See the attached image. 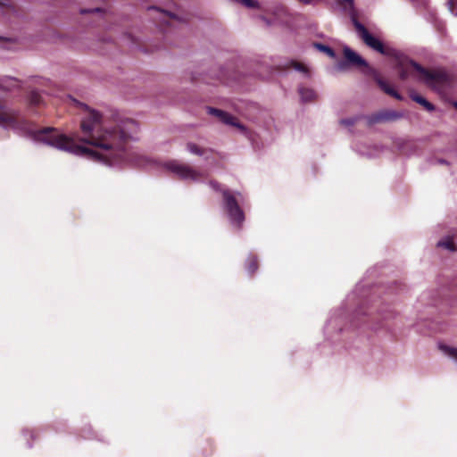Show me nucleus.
<instances>
[{"label":"nucleus","mask_w":457,"mask_h":457,"mask_svg":"<svg viewBox=\"0 0 457 457\" xmlns=\"http://www.w3.org/2000/svg\"><path fill=\"white\" fill-rule=\"evenodd\" d=\"M75 103L85 111L80 124L81 136L76 139L90 145L93 148L75 144L74 138L68 137L53 128L31 132L32 140L78 156H87L88 159L109 166L143 163L144 160L141 157L136 160L130 159L131 154H129L124 146L125 143L132 139L138 130L136 121L125 119L120 120L114 127L104 126L103 117L97 111L85 104L77 101Z\"/></svg>","instance_id":"1"},{"label":"nucleus","mask_w":457,"mask_h":457,"mask_svg":"<svg viewBox=\"0 0 457 457\" xmlns=\"http://www.w3.org/2000/svg\"><path fill=\"white\" fill-rule=\"evenodd\" d=\"M400 65L402 67V71L400 72L402 79H405L407 77V70L409 68H413L420 75V79L435 91L442 93L450 85V76L444 70L438 69L428 71L418 62L407 58L402 60Z\"/></svg>","instance_id":"2"},{"label":"nucleus","mask_w":457,"mask_h":457,"mask_svg":"<svg viewBox=\"0 0 457 457\" xmlns=\"http://www.w3.org/2000/svg\"><path fill=\"white\" fill-rule=\"evenodd\" d=\"M344 54L345 59L352 64H354L356 66L364 67L367 69L371 74L374 75V79L380 87V88L386 94L394 96L395 98L401 100L402 96L390 86L388 85L385 80H383L378 72L371 69L368 62L356 52L352 50L350 47L345 46L344 48Z\"/></svg>","instance_id":"3"},{"label":"nucleus","mask_w":457,"mask_h":457,"mask_svg":"<svg viewBox=\"0 0 457 457\" xmlns=\"http://www.w3.org/2000/svg\"><path fill=\"white\" fill-rule=\"evenodd\" d=\"M353 24L356 29V32L359 36V37L361 38V40L364 42V44L371 48L372 50L378 52L381 54L384 55H390L391 51L389 49H386L384 47V45L380 39L371 35L368 29L365 28L364 25H362L358 19L354 18L353 19Z\"/></svg>","instance_id":"4"},{"label":"nucleus","mask_w":457,"mask_h":457,"mask_svg":"<svg viewBox=\"0 0 457 457\" xmlns=\"http://www.w3.org/2000/svg\"><path fill=\"white\" fill-rule=\"evenodd\" d=\"M222 194L224 197V208L228 212L230 222L237 228H240L245 220L242 209L239 207L235 195L228 190H224Z\"/></svg>","instance_id":"5"},{"label":"nucleus","mask_w":457,"mask_h":457,"mask_svg":"<svg viewBox=\"0 0 457 457\" xmlns=\"http://www.w3.org/2000/svg\"><path fill=\"white\" fill-rule=\"evenodd\" d=\"M165 168L181 179L185 180L197 181L202 177V173L196 171L187 164L179 162L178 161H170L166 162Z\"/></svg>","instance_id":"6"},{"label":"nucleus","mask_w":457,"mask_h":457,"mask_svg":"<svg viewBox=\"0 0 457 457\" xmlns=\"http://www.w3.org/2000/svg\"><path fill=\"white\" fill-rule=\"evenodd\" d=\"M207 111H208V113L216 116L224 124L237 127L242 130L245 129L243 125H241L240 123H238L236 120L234 116H232L231 114H229L227 112H224V111H221V110H219L216 108H212V107H208Z\"/></svg>","instance_id":"7"},{"label":"nucleus","mask_w":457,"mask_h":457,"mask_svg":"<svg viewBox=\"0 0 457 457\" xmlns=\"http://www.w3.org/2000/svg\"><path fill=\"white\" fill-rule=\"evenodd\" d=\"M403 115L402 113L394 112V111H386L381 112L377 114H374L372 116H370L367 118L368 123L370 125L380 122V121H386V120H394L396 119L401 118Z\"/></svg>","instance_id":"8"},{"label":"nucleus","mask_w":457,"mask_h":457,"mask_svg":"<svg viewBox=\"0 0 457 457\" xmlns=\"http://www.w3.org/2000/svg\"><path fill=\"white\" fill-rule=\"evenodd\" d=\"M337 4L343 12H346L351 17L352 21L353 17L357 19L354 0H338Z\"/></svg>","instance_id":"9"},{"label":"nucleus","mask_w":457,"mask_h":457,"mask_svg":"<svg viewBox=\"0 0 457 457\" xmlns=\"http://www.w3.org/2000/svg\"><path fill=\"white\" fill-rule=\"evenodd\" d=\"M411 98L414 102H416V103H418V104H421V105H422L426 110H428V111H429V112H432V111H434V110H435V106H434L432 104H430V103H429L428 101H427L424 97H422L421 96H420V95H418V94H416V93H411Z\"/></svg>","instance_id":"10"},{"label":"nucleus","mask_w":457,"mask_h":457,"mask_svg":"<svg viewBox=\"0 0 457 457\" xmlns=\"http://www.w3.org/2000/svg\"><path fill=\"white\" fill-rule=\"evenodd\" d=\"M299 94L303 102H310L316 97V93L311 88L299 87Z\"/></svg>","instance_id":"11"},{"label":"nucleus","mask_w":457,"mask_h":457,"mask_svg":"<svg viewBox=\"0 0 457 457\" xmlns=\"http://www.w3.org/2000/svg\"><path fill=\"white\" fill-rule=\"evenodd\" d=\"M442 353L453 360H457V349L445 345H439Z\"/></svg>","instance_id":"12"},{"label":"nucleus","mask_w":457,"mask_h":457,"mask_svg":"<svg viewBox=\"0 0 457 457\" xmlns=\"http://www.w3.org/2000/svg\"><path fill=\"white\" fill-rule=\"evenodd\" d=\"M187 151L195 155L202 156L204 154V150L202 149L200 146H198L196 144L189 142L187 144Z\"/></svg>","instance_id":"13"},{"label":"nucleus","mask_w":457,"mask_h":457,"mask_svg":"<svg viewBox=\"0 0 457 457\" xmlns=\"http://www.w3.org/2000/svg\"><path fill=\"white\" fill-rule=\"evenodd\" d=\"M437 246L445 248L452 252L455 250L453 242L451 237H445V239L439 241L437 243Z\"/></svg>","instance_id":"14"},{"label":"nucleus","mask_w":457,"mask_h":457,"mask_svg":"<svg viewBox=\"0 0 457 457\" xmlns=\"http://www.w3.org/2000/svg\"><path fill=\"white\" fill-rule=\"evenodd\" d=\"M257 260L255 257L251 256L247 260V270L250 274L254 273L257 270Z\"/></svg>","instance_id":"15"},{"label":"nucleus","mask_w":457,"mask_h":457,"mask_svg":"<svg viewBox=\"0 0 457 457\" xmlns=\"http://www.w3.org/2000/svg\"><path fill=\"white\" fill-rule=\"evenodd\" d=\"M315 46L328 56L335 57V52L331 47L322 44H316Z\"/></svg>","instance_id":"16"},{"label":"nucleus","mask_w":457,"mask_h":457,"mask_svg":"<svg viewBox=\"0 0 457 457\" xmlns=\"http://www.w3.org/2000/svg\"><path fill=\"white\" fill-rule=\"evenodd\" d=\"M359 119H360V117H353V118L344 119V120H341L340 123L345 125V126L351 127V126L354 125L355 122Z\"/></svg>","instance_id":"17"},{"label":"nucleus","mask_w":457,"mask_h":457,"mask_svg":"<svg viewBox=\"0 0 457 457\" xmlns=\"http://www.w3.org/2000/svg\"><path fill=\"white\" fill-rule=\"evenodd\" d=\"M0 9L13 10V6L10 0H0Z\"/></svg>","instance_id":"18"},{"label":"nucleus","mask_w":457,"mask_h":457,"mask_svg":"<svg viewBox=\"0 0 457 457\" xmlns=\"http://www.w3.org/2000/svg\"><path fill=\"white\" fill-rule=\"evenodd\" d=\"M40 98V95L37 92H32L30 95V101L34 104H39L41 102Z\"/></svg>","instance_id":"19"},{"label":"nucleus","mask_w":457,"mask_h":457,"mask_svg":"<svg viewBox=\"0 0 457 457\" xmlns=\"http://www.w3.org/2000/svg\"><path fill=\"white\" fill-rule=\"evenodd\" d=\"M456 4H457V0H447L448 9H449L450 12L454 16H457V12H454V11H453L454 5H456Z\"/></svg>","instance_id":"20"},{"label":"nucleus","mask_w":457,"mask_h":457,"mask_svg":"<svg viewBox=\"0 0 457 457\" xmlns=\"http://www.w3.org/2000/svg\"><path fill=\"white\" fill-rule=\"evenodd\" d=\"M295 69L297 70V71H303V72L307 71V70L304 67H303L301 64H299V63H296L295 65Z\"/></svg>","instance_id":"21"},{"label":"nucleus","mask_w":457,"mask_h":457,"mask_svg":"<svg viewBox=\"0 0 457 457\" xmlns=\"http://www.w3.org/2000/svg\"><path fill=\"white\" fill-rule=\"evenodd\" d=\"M210 186L215 189V190H219L220 189V186L217 182H214V181H211L210 182Z\"/></svg>","instance_id":"22"},{"label":"nucleus","mask_w":457,"mask_h":457,"mask_svg":"<svg viewBox=\"0 0 457 457\" xmlns=\"http://www.w3.org/2000/svg\"><path fill=\"white\" fill-rule=\"evenodd\" d=\"M298 1L304 4H311L313 2V0H298Z\"/></svg>","instance_id":"23"},{"label":"nucleus","mask_w":457,"mask_h":457,"mask_svg":"<svg viewBox=\"0 0 457 457\" xmlns=\"http://www.w3.org/2000/svg\"><path fill=\"white\" fill-rule=\"evenodd\" d=\"M262 21H264L265 22H267L269 24L268 21L265 18L262 17Z\"/></svg>","instance_id":"24"},{"label":"nucleus","mask_w":457,"mask_h":457,"mask_svg":"<svg viewBox=\"0 0 457 457\" xmlns=\"http://www.w3.org/2000/svg\"><path fill=\"white\" fill-rule=\"evenodd\" d=\"M453 105L457 108V102H455V103L453 104Z\"/></svg>","instance_id":"25"}]
</instances>
